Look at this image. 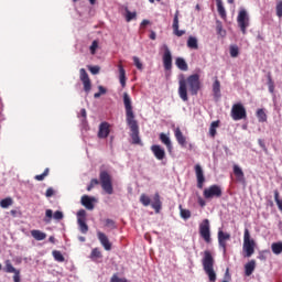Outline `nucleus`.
Here are the masks:
<instances>
[{
  "label": "nucleus",
  "mask_w": 282,
  "mask_h": 282,
  "mask_svg": "<svg viewBox=\"0 0 282 282\" xmlns=\"http://www.w3.org/2000/svg\"><path fill=\"white\" fill-rule=\"evenodd\" d=\"M231 118L232 120H246L248 118V112L243 104H234L231 107Z\"/></svg>",
  "instance_id": "nucleus-6"
},
{
  "label": "nucleus",
  "mask_w": 282,
  "mask_h": 282,
  "mask_svg": "<svg viewBox=\"0 0 282 282\" xmlns=\"http://www.w3.org/2000/svg\"><path fill=\"white\" fill-rule=\"evenodd\" d=\"M254 248H257V242L250 236V229L245 228L243 234V243H242V252L245 257L250 258L254 254Z\"/></svg>",
  "instance_id": "nucleus-5"
},
{
  "label": "nucleus",
  "mask_w": 282,
  "mask_h": 282,
  "mask_svg": "<svg viewBox=\"0 0 282 282\" xmlns=\"http://www.w3.org/2000/svg\"><path fill=\"white\" fill-rule=\"evenodd\" d=\"M3 270L7 274H13L14 282H21V270L14 268V265H12V261L6 260Z\"/></svg>",
  "instance_id": "nucleus-9"
},
{
  "label": "nucleus",
  "mask_w": 282,
  "mask_h": 282,
  "mask_svg": "<svg viewBox=\"0 0 282 282\" xmlns=\"http://www.w3.org/2000/svg\"><path fill=\"white\" fill-rule=\"evenodd\" d=\"M268 87L270 94H274V80H272V75L270 73L268 74Z\"/></svg>",
  "instance_id": "nucleus-42"
},
{
  "label": "nucleus",
  "mask_w": 282,
  "mask_h": 282,
  "mask_svg": "<svg viewBox=\"0 0 282 282\" xmlns=\"http://www.w3.org/2000/svg\"><path fill=\"white\" fill-rule=\"evenodd\" d=\"M79 78L84 85V91L89 94L91 91V79H89V74H87L85 68L79 69Z\"/></svg>",
  "instance_id": "nucleus-14"
},
{
  "label": "nucleus",
  "mask_w": 282,
  "mask_h": 282,
  "mask_svg": "<svg viewBox=\"0 0 282 282\" xmlns=\"http://www.w3.org/2000/svg\"><path fill=\"white\" fill-rule=\"evenodd\" d=\"M151 206L155 210V213H160V210H162V200L160 199V193L154 194Z\"/></svg>",
  "instance_id": "nucleus-24"
},
{
  "label": "nucleus",
  "mask_w": 282,
  "mask_h": 282,
  "mask_svg": "<svg viewBox=\"0 0 282 282\" xmlns=\"http://www.w3.org/2000/svg\"><path fill=\"white\" fill-rule=\"evenodd\" d=\"M96 50H98V41L95 40L90 45V54H96Z\"/></svg>",
  "instance_id": "nucleus-48"
},
{
  "label": "nucleus",
  "mask_w": 282,
  "mask_h": 282,
  "mask_svg": "<svg viewBox=\"0 0 282 282\" xmlns=\"http://www.w3.org/2000/svg\"><path fill=\"white\" fill-rule=\"evenodd\" d=\"M151 151L156 160H164L166 158V151L161 145L154 144L151 147Z\"/></svg>",
  "instance_id": "nucleus-19"
},
{
  "label": "nucleus",
  "mask_w": 282,
  "mask_h": 282,
  "mask_svg": "<svg viewBox=\"0 0 282 282\" xmlns=\"http://www.w3.org/2000/svg\"><path fill=\"white\" fill-rule=\"evenodd\" d=\"M90 259H93L94 261H96V259H102V252H100V249H93L90 253Z\"/></svg>",
  "instance_id": "nucleus-37"
},
{
  "label": "nucleus",
  "mask_w": 282,
  "mask_h": 282,
  "mask_svg": "<svg viewBox=\"0 0 282 282\" xmlns=\"http://www.w3.org/2000/svg\"><path fill=\"white\" fill-rule=\"evenodd\" d=\"M13 204H14V200L12 199V197H7L0 200L1 208H10V206H12Z\"/></svg>",
  "instance_id": "nucleus-35"
},
{
  "label": "nucleus",
  "mask_w": 282,
  "mask_h": 282,
  "mask_svg": "<svg viewBox=\"0 0 282 282\" xmlns=\"http://www.w3.org/2000/svg\"><path fill=\"white\" fill-rule=\"evenodd\" d=\"M213 93L215 98H221V84L219 79H216L213 84Z\"/></svg>",
  "instance_id": "nucleus-28"
},
{
  "label": "nucleus",
  "mask_w": 282,
  "mask_h": 282,
  "mask_svg": "<svg viewBox=\"0 0 282 282\" xmlns=\"http://www.w3.org/2000/svg\"><path fill=\"white\" fill-rule=\"evenodd\" d=\"M31 237L35 239V241H44V239H47V234L39 230V229H33L31 230Z\"/></svg>",
  "instance_id": "nucleus-26"
},
{
  "label": "nucleus",
  "mask_w": 282,
  "mask_h": 282,
  "mask_svg": "<svg viewBox=\"0 0 282 282\" xmlns=\"http://www.w3.org/2000/svg\"><path fill=\"white\" fill-rule=\"evenodd\" d=\"M138 14L135 12H131L128 9L126 10V21L127 23H130V21H133Z\"/></svg>",
  "instance_id": "nucleus-43"
},
{
  "label": "nucleus",
  "mask_w": 282,
  "mask_h": 282,
  "mask_svg": "<svg viewBox=\"0 0 282 282\" xmlns=\"http://www.w3.org/2000/svg\"><path fill=\"white\" fill-rule=\"evenodd\" d=\"M159 138L162 144L166 147L169 153H173V143L171 142V138H169L164 132L160 133Z\"/></svg>",
  "instance_id": "nucleus-21"
},
{
  "label": "nucleus",
  "mask_w": 282,
  "mask_h": 282,
  "mask_svg": "<svg viewBox=\"0 0 282 282\" xmlns=\"http://www.w3.org/2000/svg\"><path fill=\"white\" fill-rule=\"evenodd\" d=\"M10 214L12 215V217H17V210L12 209Z\"/></svg>",
  "instance_id": "nucleus-61"
},
{
  "label": "nucleus",
  "mask_w": 282,
  "mask_h": 282,
  "mask_svg": "<svg viewBox=\"0 0 282 282\" xmlns=\"http://www.w3.org/2000/svg\"><path fill=\"white\" fill-rule=\"evenodd\" d=\"M100 96H102L100 93H96V94L94 95V98H100Z\"/></svg>",
  "instance_id": "nucleus-62"
},
{
  "label": "nucleus",
  "mask_w": 282,
  "mask_h": 282,
  "mask_svg": "<svg viewBox=\"0 0 282 282\" xmlns=\"http://www.w3.org/2000/svg\"><path fill=\"white\" fill-rule=\"evenodd\" d=\"M48 241H50V243H56V238H54V236H51L48 238Z\"/></svg>",
  "instance_id": "nucleus-60"
},
{
  "label": "nucleus",
  "mask_w": 282,
  "mask_h": 282,
  "mask_svg": "<svg viewBox=\"0 0 282 282\" xmlns=\"http://www.w3.org/2000/svg\"><path fill=\"white\" fill-rule=\"evenodd\" d=\"M175 63H176V67L181 69V72H188V64L184 58L177 57Z\"/></svg>",
  "instance_id": "nucleus-30"
},
{
  "label": "nucleus",
  "mask_w": 282,
  "mask_h": 282,
  "mask_svg": "<svg viewBox=\"0 0 282 282\" xmlns=\"http://www.w3.org/2000/svg\"><path fill=\"white\" fill-rule=\"evenodd\" d=\"M150 39H151V41H155V39H158V35L155 34V31H151Z\"/></svg>",
  "instance_id": "nucleus-54"
},
{
  "label": "nucleus",
  "mask_w": 282,
  "mask_h": 282,
  "mask_svg": "<svg viewBox=\"0 0 282 282\" xmlns=\"http://www.w3.org/2000/svg\"><path fill=\"white\" fill-rule=\"evenodd\" d=\"M100 184L102 191L107 195H113V181L111 178V174L107 171H101L99 173V181L98 178H91L89 185L87 186V191H93L95 186H98Z\"/></svg>",
  "instance_id": "nucleus-3"
},
{
  "label": "nucleus",
  "mask_w": 282,
  "mask_h": 282,
  "mask_svg": "<svg viewBox=\"0 0 282 282\" xmlns=\"http://www.w3.org/2000/svg\"><path fill=\"white\" fill-rule=\"evenodd\" d=\"M123 105L126 109V122L128 127H130V138L132 140V144H142V140L140 139V126H138V121L135 120V115L133 113V106L131 105V97L129 94H123Z\"/></svg>",
  "instance_id": "nucleus-1"
},
{
  "label": "nucleus",
  "mask_w": 282,
  "mask_h": 282,
  "mask_svg": "<svg viewBox=\"0 0 282 282\" xmlns=\"http://www.w3.org/2000/svg\"><path fill=\"white\" fill-rule=\"evenodd\" d=\"M45 195H46V197H52V196H54V188L48 187V188L46 189Z\"/></svg>",
  "instance_id": "nucleus-51"
},
{
  "label": "nucleus",
  "mask_w": 282,
  "mask_h": 282,
  "mask_svg": "<svg viewBox=\"0 0 282 282\" xmlns=\"http://www.w3.org/2000/svg\"><path fill=\"white\" fill-rule=\"evenodd\" d=\"M237 23L242 34H246L248 28H250V17H248V11H246V9L239 11Z\"/></svg>",
  "instance_id": "nucleus-7"
},
{
  "label": "nucleus",
  "mask_w": 282,
  "mask_h": 282,
  "mask_svg": "<svg viewBox=\"0 0 282 282\" xmlns=\"http://www.w3.org/2000/svg\"><path fill=\"white\" fill-rule=\"evenodd\" d=\"M140 202L141 204H143L144 206H151V198L147 195V194H142L140 196Z\"/></svg>",
  "instance_id": "nucleus-41"
},
{
  "label": "nucleus",
  "mask_w": 282,
  "mask_h": 282,
  "mask_svg": "<svg viewBox=\"0 0 282 282\" xmlns=\"http://www.w3.org/2000/svg\"><path fill=\"white\" fill-rule=\"evenodd\" d=\"M204 272L207 274L210 282L217 281V273L215 272V258L208 250L204 251L202 259Z\"/></svg>",
  "instance_id": "nucleus-4"
},
{
  "label": "nucleus",
  "mask_w": 282,
  "mask_h": 282,
  "mask_svg": "<svg viewBox=\"0 0 282 282\" xmlns=\"http://www.w3.org/2000/svg\"><path fill=\"white\" fill-rule=\"evenodd\" d=\"M226 241H230V234L224 232L223 230L218 231V243L223 248L224 254H226Z\"/></svg>",
  "instance_id": "nucleus-18"
},
{
  "label": "nucleus",
  "mask_w": 282,
  "mask_h": 282,
  "mask_svg": "<svg viewBox=\"0 0 282 282\" xmlns=\"http://www.w3.org/2000/svg\"><path fill=\"white\" fill-rule=\"evenodd\" d=\"M199 235L206 243H210V221L208 219H204L199 225Z\"/></svg>",
  "instance_id": "nucleus-11"
},
{
  "label": "nucleus",
  "mask_w": 282,
  "mask_h": 282,
  "mask_svg": "<svg viewBox=\"0 0 282 282\" xmlns=\"http://www.w3.org/2000/svg\"><path fill=\"white\" fill-rule=\"evenodd\" d=\"M198 204L202 206V208H204V206H206V200H204L202 197H198Z\"/></svg>",
  "instance_id": "nucleus-53"
},
{
  "label": "nucleus",
  "mask_w": 282,
  "mask_h": 282,
  "mask_svg": "<svg viewBox=\"0 0 282 282\" xmlns=\"http://www.w3.org/2000/svg\"><path fill=\"white\" fill-rule=\"evenodd\" d=\"M256 116L259 122H268V115L265 113V110H263L262 108L257 110Z\"/></svg>",
  "instance_id": "nucleus-33"
},
{
  "label": "nucleus",
  "mask_w": 282,
  "mask_h": 282,
  "mask_svg": "<svg viewBox=\"0 0 282 282\" xmlns=\"http://www.w3.org/2000/svg\"><path fill=\"white\" fill-rule=\"evenodd\" d=\"M90 6H95L96 4V0H89Z\"/></svg>",
  "instance_id": "nucleus-63"
},
{
  "label": "nucleus",
  "mask_w": 282,
  "mask_h": 282,
  "mask_svg": "<svg viewBox=\"0 0 282 282\" xmlns=\"http://www.w3.org/2000/svg\"><path fill=\"white\" fill-rule=\"evenodd\" d=\"M174 137L181 147H186V137H184V133H182V129H180V127L174 129Z\"/></svg>",
  "instance_id": "nucleus-23"
},
{
  "label": "nucleus",
  "mask_w": 282,
  "mask_h": 282,
  "mask_svg": "<svg viewBox=\"0 0 282 282\" xmlns=\"http://www.w3.org/2000/svg\"><path fill=\"white\" fill-rule=\"evenodd\" d=\"M164 54H163V67L166 72H171L173 69V55L171 54V50L169 45L164 44Z\"/></svg>",
  "instance_id": "nucleus-10"
},
{
  "label": "nucleus",
  "mask_w": 282,
  "mask_h": 282,
  "mask_svg": "<svg viewBox=\"0 0 282 282\" xmlns=\"http://www.w3.org/2000/svg\"><path fill=\"white\" fill-rule=\"evenodd\" d=\"M80 116L82 118H87V110L85 108L80 110Z\"/></svg>",
  "instance_id": "nucleus-58"
},
{
  "label": "nucleus",
  "mask_w": 282,
  "mask_h": 282,
  "mask_svg": "<svg viewBox=\"0 0 282 282\" xmlns=\"http://www.w3.org/2000/svg\"><path fill=\"white\" fill-rule=\"evenodd\" d=\"M52 254L55 261H57L58 263H63V261H65V257L63 256V253H61V251L54 250Z\"/></svg>",
  "instance_id": "nucleus-38"
},
{
  "label": "nucleus",
  "mask_w": 282,
  "mask_h": 282,
  "mask_svg": "<svg viewBox=\"0 0 282 282\" xmlns=\"http://www.w3.org/2000/svg\"><path fill=\"white\" fill-rule=\"evenodd\" d=\"M110 282H127V278H119L117 274H113Z\"/></svg>",
  "instance_id": "nucleus-47"
},
{
  "label": "nucleus",
  "mask_w": 282,
  "mask_h": 282,
  "mask_svg": "<svg viewBox=\"0 0 282 282\" xmlns=\"http://www.w3.org/2000/svg\"><path fill=\"white\" fill-rule=\"evenodd\" d=\"M45 219H44V221L46 223V224H50V221H52V217L54 218V219H56V221H61V219H63V217H64V215H63V212H61V210H56L55 213L54 212H52V209H46V212H45Z\"/></svg>",
  "instance_id": "nucleus-17"
},
{
  "label": "nucleus",
  "mask_w": 282,
  "mask_h": 282,
  "mask_svg": "<svg viewBox=\"0 0 282 282\" xmlns=\"http://www.w3.org/2000/svg\"><path fill=\"white\" fill-rule=\"evenodd\" d=\"M106 226H116V223L111 219H106Z\"/></svg>",
  "instance_id": "nucleus-56"
},
{
  "label": "nucleus",
  "mask_w": 282,
  "mask_h": 282,
  "mask_svg": "<svg viewBox=\"0 0 282 282\" xmlns=\"http://www.w3.org/2000/svg\"><path fill=\"white\" fill-rule=\"evenodd\" d=\"M254 268H257V262L254 260L249 261L246 265H245V272L247 276H250L252 274V272H254Z\"/></svg>",
  "instance_id": "nucleus-29"
},
{
  "label": "nucleus",
  "mask_w": 282,
  "mask_h": 282,
  "mask_svg": "<svg viewBox=\"0 0 282 282\" xmlns=\"http://www.w3.org/2000/svg\"><path fill=\"white\" fill-rule=\"evenodd\" d=\"M182 219H191V210L184 209L182 205L178 206Z\"/></svg>",
  "instance_id": "nucleus-40"
},
{
  "label": "nucleus",
  "mask_w": 282,
  "mask_h": 282,
  "mask_svg": "<svg viewBox=\"0 0 282 282\" xmlns=\"http://www.w3.org/2000/svg\"><path fill=\"white\" fill-rule=\"evenodd\" d=\"M187 47H189V50H199V44L197 43V37L189 36L187 40Z\"/></svg>",
  "instance_id": "nucleus-32"
},
{
  "label": "nucleus",
  "mask_w": 282,
  "mask_h": 282,
  "mask_svg": "<svg viewBox=\"0 0 282 282\" xmlns=\"http://www.w3.org/2000/svg\"><path fill=\"white\" fill-rule=\"evenodd\" d=\"M96 202V198L90 197L88 195L82 196V205H84L87 210H94V203Z\"/></svg>",
  "instance_id": "nucleus-22"
},
{
  "label": "nucleus",
  "mask_w": 282,
  "mask_h": 282,
  "mask_svg": "<svg viewBox=\"0 0 282 282\" xmlns=\"http://www.w3.org/2000/svg\"><path fill=\"white\" fill-rule=\"evenodd\" d=\"M188 89L192 96H197V94H199L202 83L199 82L198 74L191 75L187 79L181 78L178 80V96L183 102H188Z\"/></svg>",
  "instance_id": "nucleus-2"
},
{
  "label": "nucleus",
  "mask_w": 282,
  "mask_h": 282,
  "mask_svg": "<svg viewBox=\"0 0 282 282\" xmlns=\"http://www.w3.org/2000/svg\"><path fill=\"white\" fill-rule=\"evenodd\" d=\"M118 69H119V82L121 87H127V72L124 70V67L122 66V64L118 65Z\"/></svg>",
  "instance_id": "nucleus-25"
},
{
  "label": "nucleus",
  "mask_w": 282,
  "mask_h": 282,
  "mask_svg": "<svg viewBox=\"0 0 282 282\" xmlns=\"http://www.w3.org/2000/svg\"><path fill=\"white\" fill-rule=\"evenodd\" d=\"M172 30H173L174 36L180 37V36H184V34H186L185 30H180V10H176L174 13Z\"/></svg>",
  "instance_id": "nucleus-13"
},
{
  "label": "nucleus",
  "mask_w": 282,
  "mask_h": 282,
  "mask_svg": "<svg viewBox=\"0 0 282 282\" xmlns=\"http://www.w3.org/2000/svg\"><path fill=\"white\" fill-rule=\"evenodd\" d=\"M230 56H231V58H237V56H239V47L238 46H230Z\"/></svg>",
  "instance_id": "nucleus-45"
},
{
  "label": "nucleus",
  "mask_w": 282,
  "mask_h": 282,
  "mask_svg": "<svg viewBox=\"0 0 282 282\" xmlns=\"http://www.w3.org/2000/svg\"><path fill=\"white\" fill-rule=\"evenodd\" d=\"M195 173H196V180H197V188H204V184L206 182V177L204 176V170L202 169V165L196 164L195 165Z\"/></svg>",
  "instance_id": "nucleus-16"
},
{
  "label": "nucleus",
  "mask_w": 282,
  "mask_h": 282,
  "mask_svg": "<svg viewBox=\"0 0 282 282\" xmlns=\"http://www.w3.org/2000/svg\"><path fill=\"white\" fill-rule=\"evenodd\" d=\"M275 11L276 17H279V19H282V0L276 2Z\"/></svg>",
  "instance_id": "nucleus-44"
},
{
  "label": "nucleus",
  "mask_w": 282,
  "mask_h": 282,
  "mask_svg": "<svg viewBox=\"0 0 282 282\" xmlns=\"http://www.w3.org/2000/svg\"><path fill=\"white\" fill-rule=\"evenodd\" d=\"M219 128V120L213 121L209 127V135L215 138L217 135V129Z\"/></svg>",
  "instance_id": "nucleus-34"
},
{
  "label": "nucleus",
  "mask_w": 282,
  "mask_h": 282,
  "mask_svg": "<svg viewBox=\"0 0 282 282\" xmlns=\"http://www.w3.org/2000/svg\"><path fill=\"white\" fill-rule=\"evenodd\" d=\"M133 63H134L137 69H140V70L143 69V65H142V62H140V57L134 56V57H133Z\"/></svg>",
  "instance_id": "nucleus-46"
},
{
  "label": "nucleus",
  "mask_w": 282,
  "mask_h": 282,
  "mask_svg": "<svg viewBox=\"0 0 282 282\" xmlns=\"http://www.w3.org/2000/svg\"><path fill=\"white\" fill-rule=\"evenodd\" d=\"M47 175H50V169L48 167H46L42 174L35 175L34 180H36L37 182H43V180H45L47 177Z\"/></svg>",
  "instance_id": "nucleus-39"
},
{
  "label": "nucleus",
  "mask_w": 282,
  "mask_h": 282,
  "mask_svg": "<svg viewBox=\"0 0 282 282\" xmlns=\"http://www.w3.org/2000/svg\"><path fill=\"white\" fill-rule=\"evenodd\" d=\"M227 2L232 4V3H235V0H227Z\"/></svg>",
  "instance_id": "nucleus-64"
},
{
  "label": "nucleus",
  "mask_w": 282,
  "mask_h": 282,
  "mask_svg": "<svg viewBox=\"0 0 282 282\" xmlns=\"http://www.w3.org/2000/svg\"><path fill=\"white\" fill-rule=\"evenodd\" d=\"M87 215V212H85V209H80L77 213V224L79 226V230L83 235H87V232H89V226H87V223H85V217Z\"/></svg>",
  "instance_id": "nucleus-12"
},
{
  "label": "nucleus",
  "mask_w": 282,
  "mask_h": 282,
  "mask_svg": "<svg viewBox=\"0 0 282 282\" xmlns=\"http://www.w3.org/2000/svg\"><path fill=\"white\" fill-rule=\"evenodd\" d=\"M97 237L101 246L105 248V250L107 251L111 250V242L109 241V238L107 237V235H105V232L98 231Z\"/></svg>",
  "instance_id": "nucleus-20"
},
{
  "label": "nucleus",
  "mask_w": 282,
  "mask_h": 282,
  "mask_svg": "<svg viewBox=\"0 0 282 282\" xmlns=\"http://www.w3.org/2000/svg\"><path fill=\"white\" fill-rule=\"evenodd\" d=\"M271 250L273 254H281L282 252V242H273L271 245Z\"/></svg>",
  "instance_id": "nucleus-36"
},
{
  "label": "nucleus",
  "mask_w": 282,
  "mask_h": 282,
  "mask_svg": "<svg viewBox=\"0 0 282 282\" xmlns=\"http://www.w3.org/2000/svg\"><path fill=\"white\" fill-rule=\"evenodd\" d=\"M203 195L205 199H219L224 195V192L221 191V186L219 185H212L204 189Z\"/></svg>",
  "instance_id": "nucleus-8"
},
{
  "label": "nucleus",
  "mask_w": 282,
  "mask_h": 282,
  "mask_svg": "<svg viewBox=\"0 0 282 282\" xmlns=\"http://www.w3.org/2000/svg\"><path fill=\"white\" fill-rule=\"evenodd\" d=\"M151 24V21H149V20H143L142 22H141V28H144L145 25H150Z\"/></svg>",
  "instance_id": "nucleus-57"
},
{
  "label": "nucleus",
  "mask_w": 282,
  "mask_h": 282,
  "mask_svg": "<svg viewBox=\"0 0 282 282\" xmlns=\"http://www.w3.org/2000/svg\"><path fill=\"white\" fill-rule=\"evenodd\" d=\"M98 89H99V94H100L101 96H102L104 94H107V89H106L105 87L99 86Z\"/></svg>",
  "instance_id": "nucleus-55"
},
{
  "label": "nucleus",
  "mask_w": 282,
  "mask_h": 282,
  "mask_svg": "<svg viewBox=\"0 0 282 282\" xmlns=\"http://www.w3.org/2000/svg\"><path fill=\"white\" fill-rule=\"evenodd\" d=\"M110 124L107 121H104L99 124V130H98V138L100 140H105L106 138H109V133H111Z\"/></svg>",
  "instance_id": "nucleus-15"
},
{
  "label": "nucleus",
  "mask_w": 282,
  "mask_h": 282,
  "mask_svg": "<svg viewBox=\"0 0 282 282\" xmlns=\"http://www.w3.org/2000/svg\"><path fill=\"white\" fill-rule=\"evenodd\" d=\"M274 200L276 206L281 203V199L279 198V191H274Z\"/></svg>",
  "instance_id": "nucleus-52"
},
{
  "label": "nucleus",
  "mask_w": 282,
  "mask_h": 282,
  "mask_svg": "<svg viewBox=\"0 0 282 282\" xmlns=\"http://www.w3.org/2000/svg\"><path fill=\"white\" fill-rule=\"evenodd\" d=\"M88 69L94 75L100 74V66H89Z\"/></svg>",
  "instance_id": "nucleus-49"
},
{
  "label": "nucleus",
  "mask_w": 282,
  "mask_h": 282,
  "mask_svg": "<svg viewBox=\"0 0 282 282\" xmlns=\"http://www.w3.org/2000/svg\"><path fill=\"white\" fill-rule=\"evenodd\" d=\"M259 144L261 149H263L264 151H268V149L265 148V143L262 140H259Z\"/></svg>",
  "instance_id": "nucleus-59"
},
{
  "label": "nucleus",
  "mask_w": 282,
  "mask_h": 282,
  "mask_svg": "<svg viewBox=\"0 0 282 282\" xmlns=\"http://www.w3.org/2000/svg\"><path fill=\"white\" fill-rule=\"evenodd\" d=\"M216 30L217 33L220 34V36H224V34H226V31H224L221 24L217 25Z\"/></svg>",
  "instance_id": "nucleus-50"
},
{
  "label": "nucleus",
  "mask_w": 282,
  "mask_h": 282,
  "mask_svg": "<svg viewBox=\"0 0 282 282\" xmlns=\"http://www.w3.org/2000/svg\"><path fill=\"white\" fill-rule=\"evenodd\" d=\"M234 175L238 182H246V175L243 174V170L239 167V165H234Z\"/></svg>",
  "instance_id": "nucleus-27"
},
{
  "label": "nucleus",
  "mask_w": 282,
  "mask_h": 282,
  "mask_svg": "<svg viewBox=\"0 0 282 282\" xmlns=\"http://www.w3.org/2000/svg\"><path fill=\"white\" fill-rule=\"evenodd\" d=\"M217 12L221 19H226V9L224 8V1L216 0Z\"/></svg>",
  "instance_id": "nucleus-31"
}]
</instances>
